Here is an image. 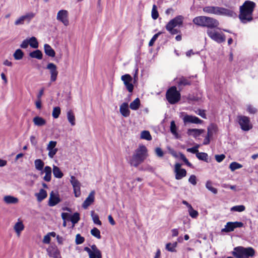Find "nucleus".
Returning a JSON list of instances; mask_svg holds the SVG:
<instances>
[{"mask_svg": "<svg viewBox=\"0 0 258 258\" xmlns=\"http://www.w3.org/2000/svg\"><path fill=\"white\" fill-rule=\"evenodd\" d=\"M219 25V22L217 19L212 17H208L205 27L213 29L217 28Z\"/></svg>", "mask_w": 258, "mask_h": 258, "instance_id": "18", "label": "nucleus"}, {"mask_svg": "<svg viewBox=\"0 0 258 258\" xmlns=\"http://www.w3.org/2000/svg\"><path fill=\"white\" fill-rule=\"evenodd\" d=\"M45 173V176L43 177V180L46 182L50 181L51 179V168L49 166H46L44 167V170L41 171V174Z\"/></svg>", "mask_w": 258, "mask_h": 258, "instance_id": "20", "label": "nucleus"}, {"mask_svg": "<svg viewBox=\"0 0 258 258\" xmlns=\"http://www.w3.org/2000/svg\"><path fill=\"white\" fill-rule=\"evenodd\" d=\"M24 228L23 222L19 219L14 226V229L18 236L20 235L21 232L24 229Z\"/></svg>", "mask_w": 258, "mask_h": 258, "instance_id": "25", "label": "nucleus"}, {"mask_svg": "<svg viewBox=\"0 0 258 258\" xmlns=\"http://www.w3.org/2000/svg\"><path fill=\"white\" fill-rule=\"evenodd\" d=\"M206 187L207 189H208L210 191H211L214 194H217V192H218L217 189L216 188L213 187L212 182L211 181L208 180L207 181L206 184Z\"/></svg>", "mask_w": 258, "mask_h": 258, "instance_id": "43", "label": "nucleus"}, {"mask_svg": "<svg viewBox=\"0 0 258 258\" xmlns=\"http://www.w3.org/2000/svg\"><path fill=\"white\" fill-rule=\"evenodd\" d=\"M180 159L185 163L186 165H187L189 167L191 166V164L188 161V159L186 158V157L183 154L180 153Z\"/></svg>", "mask_w": 258, "mask_h": 258, "instance_id": "59", "label": "nucleus"}, {"mask_svg": "<svg viewBox=\"0 0 258 258\" xmlns=\"http://www.w3.org/2000/svg\"><path fill=\"white\" fill-rule=\"evenodd\" d=\"M47 150L49 151L48 153L49 157L50 158H53L58 151V149L55 148H52V149H49Z\"/></svg>", "mask_w": 258, "mask_h": 258, "instance_id": "56", "label": "nucleus"}, {"mask_svg": "<svg viewBox=\"0 0 258 258\" xmlns=\"http://www.w3.org/2000/svg\"><path fill=\"white\" fill-rule=\"evenodd\" d=\"M218 131V126L215 123H211L207 127V134L205 136L203 143L204 145H208L210 143L214 135L216 134Z\"/></svg>", "mask_w": 258, "mask_h": 258, "instance_id": "6", "label": "nucleus"}, {"mask_svg": "<svg viewBox=\"0 0 258 258\" xmlns=\"http://www.w3.org/2000/svg\"><path fill=\"white\" fill-rule=\"evenodd\" d=\"M56 19L61 22L65 26L69 25V13L65 10H59L56 16Z\"/></svg>", "mask_w": 258, "mask_h": 258, "instance_id": "9", "label": "nucleus"}, {"mask_svg": "<svg viewBox=\"0 0 258 258\" xmlns=\"http://www.w3.org/2000/svg\"><path fill=\"white\" fill-rule=\"evenodd\" d=\"M120 112L124 117H128L130 114V111L128 109V105L126 102L121 104L119 108Z\"/></svg>", "mask_w": 258, "mask_h": 258, "instance_id": "24", "label": "nucleus"}, {"mask_svg": "<svg viewBox=\"0 0 258 258\" xmlns=\"http://www.w3.org/2000/svg\"><path fill=\"white\" fill-rule=\"evenodd\" d=\"M44 49L45 54L50 56L53 57L55 55V51L48 44H45L44 45Z\"/></svg>", "mask_w": 258, "mask_h": 258, "instance_id": "27", "label": "nucleus"}, {"mask_svg": "<svg viewBox=\"0 0 258 258\" xmlns=\"http://www.w3.org/2000/svg\"><path fill=\"white\" fill-rule=\"evenodd\" d=\"M46 69L49 70L50 73V81H55L58 74L56 66L53 63L50 62L47 65Z\"/></svg>", "mask_w": 258, "mask_h": 258, "instance_id": "14", "label": "nucleus"}, {"mask_svg": "<svg viewBox=\"0 0 258 258\" xmlns=\"http://www.w3.org/2000/svg\"><path fill=\"white\" fill-rule=\"evenodd\" d=\"M33 121L35 125L38 126H43L46 123L45 119L38 116L34 117Z\"/></svg>", "mask_w": 258, "mask_h": 258, "instance_id": "29", "label": "nucleus"}, {"mask_svg": "<svg viewBox=\"0 0 258 258\" xmlns=\"http://www.w3.org/2000/svg\"><path fill=\"white\" fill-rule=\"evenodd\" d=\"M24 52L20 49H17L14 52L13 56L16 60H20L24 56Z\"/></svg>", "mask_w": 258, "mask_h": 258, "instance_id": "40", "label": "nucleus"}, {"mask_svg": "<svg viewBox=\"0 0 258 258\" xmlns=\"http://www.w3.org/2000/svg\"><path fill=\"white\" fill-rule=\"evenodd\" d=\"M181 164L177 163L175 164L174 172L175 173V178L177 180H180L185 177L187 174L185 169L181 168Z\"/></svg>", "mask_w": 258, "mask_h": 258, "instance_id": "11", "label": "nucleus"}, {"mask_svg": "<svg viewBox=\"0 0 258 258\" xmlns=\"http://www.w3.org/2000/svg\"><path fill=\"white\" fill-rule=\"evenodd\" d=\"M84 250L88 252L89 258H102V253L99 252V254L92 251L91 249L88 247H85Z\"/></svg>", "mask_w": 258, "mask_h": 258, "instance_id": "30", "label": "nucleus"}, {"mask_svg": "<svg viewBox=\"0 0 258 258\" xmlns=\"http://www.w3.org/2000/svg\"><path fill=\"white\" fill-rule=\"evenodd\" d=\"M188 181L192 185H195L197 184V178L195 175H191L190 176Z\"/></svg>", "mask_w": 258, "mask_h": 258, "instance_id": "61", "label": "nucleus"}, {"mask_svg": "<svg viewBox=\"0 0 258 258\" xmlns=\"http://www.w3.org/2000/svg\"><path fill=\"white\" fill-rule=\"evenodd\" d=\"M155 152L157 156L158 157H162L164 156V152L162 149L160 147H157L155 150Z\"/></svg>", "mask_w": 258, "mask_h": 258, "instance_id": "58", "label": "nucleus"}, {"mask_svg": "<svg viewBox=\"0 0 258 258\" xmlns=\"http://www.w3.org/2000/svg\"><path fill=\"white\" fill-rule=\"evenodd\" d=\"M203 10L205 13L216 15L233 18H235L237 16L236 14L231 10L217 6H206L203 8Z\"/></svg>", "mask_w": 258, "mask_h": 258, "instance_id": "2", "label": "nucleus"}, {"mask_svg": "<svg viewBox=\"0 0 258 258\" xmlns=\"http://www.w3.org/2000/svg\"><path fill=\"white\" fill-rule=\"evenodd\" d=\"M56 144L57 142L56 141H50L47 146V150L52 149V148H55L56 146Z\"/></svg>", "mask_w": 258, "mask_h": 258, "instance_id": "60", "label": "nucleus"}, {"mask_svg": "<svg viewBox=\"0 0 258 258\" xmlns=\"http://www.w3.org/2000/svg\"><path fill=\"white\" fill-rule=\"evenodd\" d=\"M247 110L249 113L254 114L256 112V109L251 105H248Z\"/></svg>", "mask_w": 258, "mask_h": 258, "instance_id": "64", "label": "nucleus"}, {"mask_svg": "<svg viewBox=\"0 0 258 258\" xmlns=\"http://www.w3.org/2000/svg\"><path fill=\"white\" fill-rule=\"evenodd\" d=\"M70 182L73 186L75 197H79L81 194L80 182L73 175L71 176Z\"/></svg>", "mask_w": 258, "mask_h": 258, "instance_id": "10", "label": "nucleus"}, {"mask_svg": "<svg viewBox=\"0 0 258 258\" xmlns=\"http://www.w3.org/2000/svg\"><path fill=\"white\" fill-rule=\"evenodd\" d=\"M184 18L181 15H178L171 19L166 25V29L172 35H175L180 32V30L176 29L177 26L182 25Z\"/></svg>", "mask_w": 258, "mask_h": 258, "instance_id": "4", "label": "nucleus"}, {"mask_svg": "<svg viewBox=\"0 0 258 258\" xmlns=\"http://www.w3.org/2000/svg\"><path fill=\"white\" fill-rule=\"evenodd\" d=\"M4 201L7 204H15L18 203L19 200L12 196H6L4 198Z\"/></svg>", "mask_w": 258, "mask_h": 258, "instance_id": "28", "label": "nucleus"}, {"mask_svg": "<svg viewBox=\"0 0 258 258\" xmlns=\"http://www.w3.org/2000/svg\"><path fill=\"white\" fill-rule=\"evenodd\" d=\"M205 132L204 129L198 128H189L187 131V134L188 136H191L195 138L199 137Z\"/></svg>", "mask_w": 258, "mask_h": 258, "instance_id": "22", "label": "nucleus"}, {"mask_svg": "<svg viewBox=\"0 0 258 258\" xmlns=\"http://www.w3.org/2000/svg\"><path fill=\"white\" fill-rule=\"evenodd\" d=\"M60 202V198L58 196H55L53 191L50 194L49 199V205L50 206H54Z\"/></svg>", "mask_w": 258, "mask_h": 258, "instance_id": "23", "label": "nucleus"}, {"mask_svg": "<svg viewBox=\"0 0 258 258\" xmlns=\"http://www.w3.org/2000/svg\"><path fill=\"white\" fill-rule=\"evenodd\" d=\"M80 220V214L78 212L75 213L73 215L71 216L70 221L75 225Z\"/></svg>", "mask_w": 258, "mask_h": 258, "instance_id": "41", "label": "nucleus"}, {"mask_svg": "<svg viewBox=\"0 0 258 258\" xmlns=\"http://www.w3.org/2000/svg\"><path fill=\"white\" fill-rule=\"evenodd\" d=\"M208 16H198L193 19V23L199 26L205 27Z\"/></svg>", "mask_w": 258, "mask_h": 258, "instance_id": "19", "label": "nucleus"}, {"mask_svg": "<svg viewBox=\"0 0 258 258\" xmlns=\"http://www.w3.org/2000/svg\"><path fill=\"white\" fill-rule=\"evenodd\" d=\"M67 118L71 125L74 126L76 124L75 114L72 110H70L67 112Z\"/></svg>", "mask_w": 258, "mask_h": 258, "instance_id": "31", "label": "nucleus"}, {"mask_svg": "<svg viewBox=\"0 0 258 258\" xmlns=\"http://www.w3.org/2000/svg\"><path fill=\"white\" fill-rule=\"evenodd\" d=\"M148 155V151L147 147L143 145H139L130 157L128 163L131 166L138 167L144 162Z\"/></svg>", "mask_w": 258, "mask_h": 258, "instance_id": "1", "label": "nucleus"}, {"mask_svg": "<svg viewBox=\"0 0 258 258\" xmlns=\"http://www.w3.org/2000/svg\"><path fill=\"white\" fill-rule=\"evenodd\" d=\"M162 33V32H159L155 34L153 36V37L151 38V39L150 40V41L149 42V46H152L154 45V42H155V41L157 40V39L159 37V36L160 35H161Z\"/></svg>", "mask_w": 258, "mask_h": 258, "instance_id": "53", "label": "nucleus"}, {"mask_svg": "<svg viewBox=\"0 0 258 258\" xmlns=\"http://www.w3.org/2000/svg\"><path fill=\"white\" fill-rule=\"evenodd\" d=\"M85 241V238L82 237L80 234H77L76 236L75 242L77 244H81Z\"/></svg>", "mask_w": 258, "mask_h": 258, "instance_id": "55", "label": "nucleus"}, {"mask_svg": "<svg viewBox=\"0 0 258 258\" xmlns=\"http://www.w3.org/2000/svg\"><path fill=\"white\" fill-rule=\"evenodd\" d=\"M35 195L37 200L40 202L45 199L47 196L46 191L42 188L40 189L39 192L36 194Z\"/></svg>", "mask_w": 258, "mask_h": 258, "instance_id": "32", "label": "nucleus"}, {"mask_svg": "<svg viewBox=\"0 0 258 258\" xmlns=\"http://www.w3.org/2000/svg\"><path fill=\"white\" fill-rule=\"evenodd\" d=\"M141 138L148 141H150L152 140V137L150 135V133L148 131H144L142 132L141 134Z\"/></svg>", "mask_w": 258, "mask_h": 258, "instance_id": "46", "label": "nucleus"}, {"mask_svg": "<svg viewBox=\"0 0 258 258\" xmlns=\"http://www.w3.org/2000/svg\"><path fill=\"white\" fill-rule=\"evenodd\" d=\"M25 21H27L29 23L30 21L35 17V14L33 13H28L26 15L22 16Z\"/></svg>", "mask_w": 258, "mask_h": 258, "instance_id": "52", "label": "nucleus"}, {"mask_svg": "<svg viewBox=\"0 0 258 258\" xmlns=\"http://www.w3.org/2000/svg\"><path fill=\"white\" fill-rule=\"evenodd\" d=\"M225 158V156L224 154L215 155V159L218 162H222Z\"/></svg>", "mask_w": 258, "mask_h": 258, "instance_id": "63", "label": "nucleus"}, {"mask_svg": "<svg viewBox=\"0 0 258 258\" xmlns=\"http://www.w3.org/2000/svg\"><path fill=\"white\" fill-rule=\"evenodd\" d=\"M53 174L54 177L57 178H61L63 176V174L59 168L54 165L53 167Z\"/></svg>", "mask_w": 258, "mask_h": 258, "instance_id": "35", "label": "nucleus"}, {"mask_svg": "<svg viewBox=\"0 0 258 258\" xmlns=\"http://www.w3.org/2000/svg\"><path fill=\"white\" fill-rule=\"evenodd\" d=\"M91 234L98 239H100L101 238L99 230L96 227L93 228L91 230Z\"/></svg>", "mask_w": 258, "mask_h": 258, "instance_id": "49", "label": "nucleus"}, {"mask_svg": "<svg viewBox=\"0 0 258 258\" xmlns=\"http://www.w3.org/2000/svg\"><path fill=\"white\" fill-rule=\"evenodd\" d=\"M170 131L172 134L174 135H177V127L174 120L171 121L170 123Z\"/></svg>", "mask_w": 258, "mask_h": 258, "instance_id": "54", "label": "nucleus"}, {"mask_svg": "<svg viewBox=\"0 0 258 258\" xmlns=\"http://www.w3.org/2000/svg\"><path fill=\"white\" fill-rule=\"evenodd\" d=\"M91 216L95 224L98 225H101L102 223L101 221L99 220L98 215L96 214H95L94 211H91Z\"/></svg>", "mask_w": 258, "mask_h": 258, "instance_id": "45", "label": "nucleus"}, {"mask_svg": "<svg viewBox=\"0 0 258 258\" xmlns=\"http://www.w3.org/2000/svg\"><path fill=\"white\" fill-rule=\"evenodd\" d=\"M194 76H191L188 77L181 76L179 77L177 81V86L179 88L185 87L186 86H190L192 84L191 79L194 78Z\"/></svg>", "mask_w": 258, "mask_h": 258, "instance_id": "13", "label": "nucleus"}, {"mask_svg": "<svg viewBox=\"0 0 258 258\" xmlns=\"http://www.w3.org/2000/svg\"><path fill=\"white\" fill-rule=\"evenodd\" d=\"M166 98L170 104H174L180 100L181 95L179 91L177 90L176 87L172 86L167 90Z\"/></svg>", "mask_w": 258, "mask_h": 258, "instance_id": "5", "label": "nucleus"}, {"mask_svg": "<svg viewBox=\"0 0 258 258\" xmlns=\"http://www.w3.org/2000/svg\"><path fill=\"white\" fill-rule=\"evenodd\" d=\"M255 251L251 247H243V258H249L254 256Z\"/></svg>", "mask_w": 258, "mask_h": 258, "instance_id": "21", "label": "nucleus"}, {"mask_svg": "<svg viewBox=\"0 0 258 258\" xmlns=\"http://www.w3.org/2000/svg\"><path fill=\"white\" fill-rule=\"evenodd\" d=\"M177 246V242H175L173 244L171 243H168L166 244V249L171 252L176 251L175 247Z\"/></svg>", "mask_w": 258, "mask_h": 258, "instance_id": "47", "label": "nucleus"}, {"mask_svg": "<svg viewBox=\"0 0 258 258\" xmlns=\"http://www.w3.org/2000/svg\"><path fill=\"white\" fill-rule=\"evenodd\" d=\"M252 124L248 117L243 116V131H248L251 129Z\"/></svg>", "mask_w": 258, "mask_h": 258, "instance_id": "26", "label": "nucleus"}, {"mask_svg": "<svg viewBox=\"0 0 258 258\" xmlns=\"http://www.w3.org/2000/svg\"><path fill=\"white\" fill-rule=\"evenodd\" d=\"M61 112L60 108L58 106L55 107L53 109L52 115L54 118H57Z\"/></svg>", "mask_w": 258, "mask_h": 258, "instance_id": "48", "label": "nucleus"}, {"mask_svg": "<svg viewBox=\"0 0 258 258\" xmlns=\"http://www.w3.org/2000/svg\"><path fill=\"white\" fill-rule=\"evenodd\" d=\"M189 214L192 218H196L198 215V212L194 210L191 206H190V208H188Z\"/></svg>", "mask_w": 258, "mask_h": 258, "instance_id": "50", "label": "nucleus"}, {"mask_svg": "<svg viewBox=\"0 0 258 258\" xmlns=\"http://www.w3.org/2000/svg\"><path fill=\"white\" fill-rule=\"evenodd\" d=\"M242 227V222H229L227 223L225 228L222 229V231L229 232L233 231L235 228Z\"/></svg>", "mask_w": 258, "mask_h": 258, "instance_id": "15", "label": "nucleus"}, {"mask_svg": "<svg viewBox=\"0 0 258 258\" xmlns=\"http://www.w3.org/2000/svg\"><path fill=\"white\" fill-rule=\"evenodd\" d=\"M50 236L52 237H55L56 236V233L54 232H51L48 233L46 235L44 236L43 239V242L45 244H49L50 242L51 238Z\"/></svg>", "mask_w": 258, "mask_h": 258, "instance_id": "37", "label": "nucleus"}, {"mask_svg": "<svg viewBox=\"0 0 258 258\" xmlns=\"http://www.w3.org/2000/svg\"><path fill=\"white\" fill-rule=\"evenodd\" d=\"M242 167V165L236 162H232L229 166V168L231 171H233L236 169H239Z\"/></svg>", "mask_w": 258, "mask_h": 258, "instance_id": "51", "label": "nucleus"}, {"mask_svg": "<svg viewBox=\"0 0 258 258\" xmlns=\"http://www.w3.org/2000/svg\"><path fill=\"white\" fill-rule=\"evenodd\" d=\"M140 105V99L139 98H137L130 103V107L131 109L136 110L139 109Z\"/></svg>", "mask_w": 258, "mask_h": 258, "instance_id": "34", "label": "nucleus"}, {"mask_svg": "<svg viewBox=\"0 0 258 258\" xmlns=\"http://www.w3.org/2000/svg\"><path fill=\"white\" fill-rule=\"evenodd\" d=\"M152 18L154 20H156L159 17V13L157 10V7L156 5H153L152 12H151Z\"/></svg>", "mask_w": 258, "mask_h": 258, "instance_id": "44", "label": "nucleus"}, {"mask_svg": "<svg viewBox=\"0 0 258 258\" xmlns=\"http://www.w3.org/2000/svg\"><path fill=\"white\" fill-rule=\"evenodd\" d=\"M29 44L32 48H37L38 47V42L35 37H32L30 38L29 40Z\"/></svg>", "mask_w": 258, "mask_h": 258, "instance_id": "42", "label": "nucleus"}, {"mask_svg": "<svg viewBox=\"0 0 258 258\" xmlns=\"http://www.w3.org/2000/svg\"><path fill=\"white\" fill-rule=\"evenodd\" d=\"M48 255L53 258H61L60 250L55 244H50L46 249Z\"/></svg>", "mask_w": 258, "mask_h": 258, "instance_id": "8", "label": "nucleus"}, {"mask_svg": "<svg viewBox=\"0 0 258 258\" xmlns=\"http://www.w3.org/2000/svg\"><path fill=\"white\" fill-rule=\"evenodd\" d=\"M255 6V3L250 1H246L243 3V24L252 21V13Z\"/></svg>", "mask_w": 258, "mask_h": 258, "instance_id": "3", "label": "nucleus"}, {"mask_svg": "<svg viewBox=\"0 0 258 258\" xmlns=\"http://www.w3.org/2000/svg\"><path fill=\"white\" fill-rule=\"evenodd\" d=\"M232 254L236 258H242V246L235 247Z\"/></svg>", "mask_w": 258, "mask_h": 258, "instance_id": "38", "label": "nucleus"}, {"mask_svg": "<svg viewBox=\"0 0 258 258\" xmlns=\"http://www.w3.org/2000/svg\"><path fill=\"white\" fill-rule=\"evenodd\" d=\"M196 157L200 160L208 162V155L206 153L199 152Z\"/></svg>", "mask_w": 258, "mask_h": 258, "instance_id": "39", "label": "nucleus"}, {"mask_svg": "<svg viewBox=\"0 0 258 258\" xmlns=\"http://www.w3.org/2000/svg\"><path fill=\"white\" fill-rule=\"evenodd\" d=\"M34 165L37 170L42 171L44 166V163L42 160L38 159L34 161Z\"/></svg>", "mask_w": 258, "mask_h": 258, "instance_id": "36", "label": "nucleus"}, {"mask_svg": "<svg viewBox=\"0 0 258 258\" xmlns=\"http://www.w3.org/2000/svg\"><path fill=\"white\" fill-rule=\"evenodd\" d=\"M207 33L211 39L218 43H221L225 41V36L223 33L221 34L215 30L209 29L207 30Z\"/></svg>", "mask_w": 258, "mask_h": 258, "instance_id": "7", "label": "nucleus"}, {"mask_svg": "<svg viewBox=\"0 0 258 258\" xmlns=\"http://www.w3.org/2000/svg\"><path fill=\"white\" fill-rule=\"evenodd\" d=\"M199 147V145H197L196 146H194L190 148H188L187 149V151L192 154H196L197 155L199 152L198 148Z\"/></svg>", "mask_w": 258, "mask_h": 258, "instance_id": "57", "label": "nucleus"}, {"mask_svg": "<svg viewBox=\"0 0 258 258\" xmlns=\"http://www.w3.org/2000/svg\"><path fill=\"white\" fill-rule=\"evenodd\" d=\"M121 79L123 82L127 91L130 93L133 92L134 90V85L131 83L133 80V78L129 74L124 75L121 76Z\"/></svg>", "mask_w": 258, "mask_h": 258, "instance_id": "12", "label": "nucleus"}, {"mask_svg": "<svg viewBox=\"0 0 258 258\" xmlns=\"http://www.w3.org/2000/svg\"><path fill=\"white\" fill-rule=\"evenodd\" d=\"M29 56L31 58H35L38 59H41L43 57V54L42 52L39 50L37 49L34 50L29 53Z\"/></svg>", "mask_w": 258, "mask_h": 258, "instance_id": "33", "label": "nucleus"}, {"mask_svg": "<svg viewBox=\"0 0 258 258\" xmlns=\"http://www.w3.org/2000/svg\"><path fill=\"white\" fill-rule=\"evenodd\" d=\"M95 194V192L94 190H92L90 192L88 197L82 204V207L84 209H87L94 202Z\"/></svg>", "mask_w": 258, "mask_h": 258, "instance_id": "17", "label": "nucleus"}, {"mask_svg": "<svg viewBox=\"0 0 258 258\" xmlns=\"http://www.w3.org/2000/svg\"><path fill=\"white\" fill-rule=\"evenodd\" d=\"M183 120L184 123H192L196 124H201L203 122V120L200 119L199 117L196 116L187 114L185 115L183 117Z\"/></svg>", "mask_w": 258, "mask_h": 258, "instance_id": "16", "label": "nucleus"}, {"mask_svg": "<svg viewBox=\"0 0 258 258\" xmlns=\"http://www.w3.org/2000/svg\"><path fill=\"white\" fill-rule=\"evenodd\" d=\"M24 19L23 18V16H21L20 18H19L15 22V25H22L24 23Z\"/></svg>", "mask_w": 258, "mask_h": 258, "instance_id": "62", "label": "nucleus"}]
</instances>
